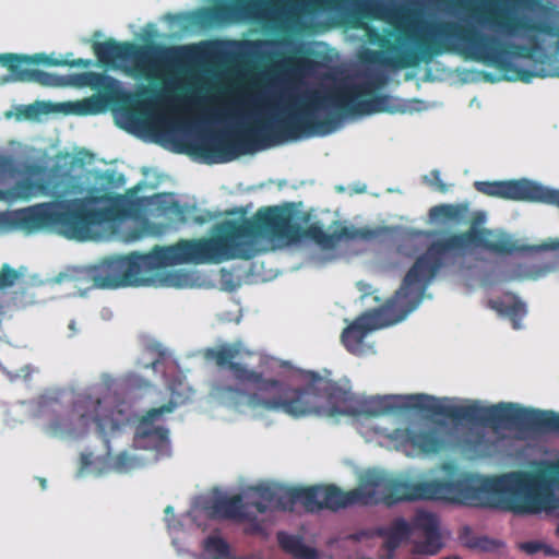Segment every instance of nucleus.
<instances>
[{
	"instance_id": "41",
	"label": "nucleus",
	"mask_w": 559,
	"mask_h": 559,
	"mask_svg": "<svg viewBox=\"0 0 559 559\" xmlns=\"http://www.w3.org/2000/svg\"><path fill=\"white\" fill-rule=\"evenodd\" d=\"M15 170L14 160L11 156L0 155V178L13 174Z\"/></svg>"
},
{
	"instance_id": "18",
	"label": "nucleus",
	"mask_w": 559,
	"mask_h": 559,
	"mask_svg": "<svg viewBox=\"0 0 559 559\" xmlns=\"http://www.w3.org/2000/svg\"><path fill=\"white\" fill-rule=\"evenodd\" d=\"M176 408V403L169 401L159 407H153L140 419L135 427L134 443L142 449L162 448L168 440V430L154 426V421Z\"/></svg>"
},
{
	"instance_id": "7",
	"label": "nucleus",
	"mask_w": 559,
	"mask_h": 559,
	"mask_svg": "<svg viewBox=\"0 0 559 559\" xmlns=\"http://www.w3.org/2000/svg\"><path fill=\"white\" fill-rule=\"evenodd\" d=\"M289 100L281 115L257 120L253 124L238 130L212 132L202 138L195 150L210 163L222 164L265 147L266 143L299 139L304 130L297 99L290 96Z\"/></svg>"
},
{
	"instance_id": "30",
	"label": "nucleus",
	"mask_w": 559,
	"mask_h": 559,
	"mask_svg": "<svg viewBox=\"0 0 559 559\" xmlns=\"http://www.w3.org/2000/svg\"><path fill=\"white\" fill-rule=\"evenodd\" d=\"M322 487L297 488L298 502L310 512L322 510Z\"/></svg>"
},
{
	"instance_id": "13",
	"label": "nucleus",
	"mask_w": 559,
	"mask_h": 559,
	"mask_svg": "<svg viewBox=\"0 0 559 559\" xmlns=\"http://www.w3.org/2000/svg\"><path fill=\"white\" fill-rule=\"evenodd\" d=\"M483 212H475L471 219V227L463 233L453 235H465V243L462 249L453 250L455 258H461L469 253L475 248H481L497 254H512L513 252H537L544 250L559 249V240L540 246L519 245L509 234L504 231H493L488 228H478V225L485 222Z\"/></svg>"
},
{
	"instance_id": "51",
	"label": "nucleus",
	"mask_w": 559,
	"mask_h": 559,
	"mask_svg": "<svg viewBox=\"0 0 559 559\" xmlns=\"http://www.w3.org/2000/svg\"><path fill=\"white\" fill-rule=\"evenodd\" d=\"M471 12L473 13V14H472L473 16H476V15H475V13L477 12V10L472 9V10H471Z\"/></svg>"
},
{
	"instance_id": "32",
	"label": "nucleus",
	"mask_w": 559,
	"mask_h": 559,
	"mask_svg": "<svg viewBox=\"0 0 559 559\" xmlns=\"http://www.w3.org/2000/svg\"><path fill=\"white\" fill-rule=\"evenodd\" d=\"M34 57V64H46V66H68L70 68L74 67H81V68H88L92 66L91 59H74V60H66V59H57L51 56H47L45 53H35Z\"/></svg>"
},
{
	"instance_id": "39",
	"label": "nucleus",
	"mask_w": 559,
	"mask_h": 559,
	"mask_svg": "<svg viewBox=\"0 0 559 559\" xmlns=\"http://www.w3.org/2000/svg\"><path fill=\"white\" fill-rule=\"evenodd\" d=\"M17 277L19 273L5 264L0 271V288L11 287Z\"/></svg>"
},
{
	"instance_id": "35",
	"label": "nucleus",
	"mask_w": 559,
	"mask_h": 559,
	"mask_svg": "<svg viewBox=\"0 0 559 559\" xmlns=\"http://www.w3.org/2000/svg\"><path fill=\"white\" fill-rule=\"evenodd\" d=\"M298 502L297 487L281 488L276 487V497L274 499V509L278 510H293L294 506Z\"/></svg>"
},
{
	"instance_id": "50",
	"label": "nucleus",
	"mask_w": 559,
	"mask_h": 559,
	"mask_svg": "<svg viewBox=\"0 0 559 559\" xmlns=\"http://www.w3.org/2000/svg\"><path fill=\"white\" fill-rule=\"evenodd\" d=\"M443 559H461V558L457 556H453V557H448V558H443Z\"/></svg>"
},
{
	"instance_id": "25",
	"label": "nucleus",
	"mask_w": 559,
	"mask_h": 559,
	"mask_svg": "<svg viewBox=\"0 0 559 559\" xmlns=\"http://www.w3.org/2000/svg\"><path fill=\"white\" fill-rule=\"evenodd\" d=\"M489 307L499 314L509 318L513 329L518 330L522 326L521 321L527 313L526 305L519 297L512 296L510 301L489 300Z\"/></svg>"
},
{
	"instance_id": "22",
	"label": "nucleus",
	"mask_w": 559,
	"mask_h": 559,
	"mask_svg": "<svg viewBox=\"0 0 559 559\" xmlns=\"http://www.w3.org/2000/svg\"><path fill=\"white\" fill-rule=\"evenodd\" d=\"M38 195L59 197L56 187L45 179L37 181L31 178L17 180L11 188L0 189V201L13 203L16 201H28Z\"/></svg>"
},
{
	"instance_id": "36",
	"label": "nucleus",
	"mask_w": 559,
	"mask_h": 559,
	"mask_svg": "<svg viewBox=\"0 0 559 559\" xmlns=\"http://www.w3.org/2000/svg\"><path fill=\"white\" fill-rule=\"evenodd\" d=\"M301 238H308L323 247H332V236L319 224H311L307 228L301 227Z\"/></svg>"
},
{
	"instance_id": "12",
	"label": "nucleus",
	"mask_w": 559,
	"mask_h": 559,
	"mask_svg": "<svg viewBox=\"0 0 559 559\" xmlns=\"http://www.w3.org/2000/svg\"><path fill=\"white\" fill-rule=\"evenodd\" d=\"M509 1L512 5L503 4L483 11L477 19L478 24L508 37L526 35L533 45L538 44L537 35L550 37L559 35V28L551 22L535 21L514 13L513 9L516 4H526L528 0Z\"/></svg>"
},
{
	"instance_id": "9",
	"label": "nucleus",
	"mask_w": 559,
	"mask_h": 559,
	"mask_svg": "<svg viewBox=\"0 0 559 559\" xmlns=\"http://www.w3.org/2000/svg\"><path fill=\"white\" fill-rule=\"evenodd\" d=\"M183 263L200 264L193 239L156 246L147 253L134 251L104 259L91 269L90 277L93 286L102 289L148 286L155 282L157 270Z\"/></svg>"
},
{
	"instance_id": "52",
	"label": "nucleus",
	"mask_w": 559,
	"mask_h": 559,
	"mask_svg": "<svg viewBox=\"0 0 559 559\" xmlns=\"http://www.w3.org/2000/svg\"><path fill=\"white\" fill-rule=\"evenodd\" d=\"M556 534L559 536V523H558V526L556 528Z\"/></svg>"
},
{
	"instance_id": "8",
	"label": "nucleus",
	"mask_w": 559,
	"mask_h": 559,
	"mask_svg": "<svg viewBox=\"0 0 559 559\" xmlns=\"http://www.w3.org/2000/svg\"><path fill=\"white\" fill-rule=\"evenodd\" d=\"M386 82L383 75L374 76L359 83H341L325 91L309 90L298 99L297 107L304 134H325L323 130L330 124L329 119H320L319 114L330 108L338 114L371 115L389 110L390 95L376 94Z\"/></svg>"
},
{
	"instance_id": "2",
	"label": "nucleus",
	"mask_w": 559,
	"mask_h": 559,
	"mask_svg": "<svg viewBox=\"0 0 559 559\" xmlns=\"http://www.w3.org/2000/svg\"><path fill=\"white\" fill-rule=\"evenodd\" d=\"M447 478L408 484L388 478L378 472H367L364 484L374 483L365 492L371 496L366 506L384 502L433 500L469 507H489L514 514H537L559 511V496L545 488L543 469L516 472L497 477H484L460 472L453 464L443 465Z\"/></svg>"
},
{
	"instance_id": "20",
	"label": "nucleus",
	"mask_w": 559,
	"mask_h": 559,
	"mask_svg": "<svg viewBox=\"0 0 559 559\" xmlns=\"http://www.w3.org/2000/svg\"><path fill=\"white\" fill-rule=\"evenodd\" d=\"M395 439L403 447L424 454H435L444 448L443 438L435 429H400L395 431Z\"/></svg>"
},
{
	"instance_id": "1",
	"label": "nucleus",
	"mask_w": 559,
	"mask_h": 559,
	"mask_svg": "<svg viewBox=\"0 0 559 559\" xmlns=\"http://www.w3.org/2000/svg\"><path fill=\"white\" fill-rule=\"evenodd\" d=\"M254 355L241 341L223 343L204 350V358L221 369H228L234 379L258 393L280 392L277 397L266 399L261 404L271 411H282L293 417L310 414L333 416H357L366 414L378 417L397 412L416 411L442 416L456 423L477 424L491 428L515 429L523 433H559V413L525 408L513 403L483 406L478 402L468 405L444 404L427 394L374 396L358 407L354 393L338 382L316 371L302 372L305 386L283 390L281 381L265 378L262 372L249 369L241 361Z\"/></svg>"
},
{
	"instance_id": "33",
	"label": "nucleus",
	"mask_w": 559,
	"mask_h": 559,
	"mask_svg": "<svg viewBox=\"0 0 559 559\" xmlns=\"http://www.w3.org/2000/svg\"><path fill=\"white\" fill-rule=\"evenodd\" d=\"M207 554L215 555V559H229L230 551L227 542L218 535H210L203 542Z\"/></svg>"
},
{
	"instance_id": "16",
	"label": "nucleus",
	"mask_w": 559,
	"mask_h": 559,
	"mask_svg": "<svg viewBox=\"0 0 559 559\" xmlns=\"http://www.w3.org/2000/svg\"><path fill=\"white\" fill-rule=\"evenodd\" d=\"M80 85L100 86L102 93L82 100L67 102L58 105L60 110L69 115L88 116L96 115L106 109L109 104L118 103L122 96L119 82L110 76H104L94 72H85L76 75Z\"/></svg>"
},
{
	"instance_id": "45",
	"label": "nucleus",
	"mask_w": 559,
	"mask_h": 559,
	"mask_svg": "<svg viewBox=\"0 0 559 559\" xmlns=\"http://www.w3.org/2000/svg\"><path fill=\"white\" fill-rule=\"evenodd\" d=\"M12 60L11 52L0 53V66L5 68V63Z\"/></svg>"
},
{
	"instance_id": "46",
	"label": "nucleus",
	"mask_w": 559,
	"mask_h": 559,
	"mask_svg": "<svg viewBox=\"0 0 559 559\" xmlns=\"http://www.w3.org/2000/svg\"><path fill=\"white\" fill-rule=\"evenodd\" d=\"M194 222L198 224H204L206 222V218L203 216H197L194 217Z\"/></svg>"
},
{
	"instance_id": "3",
	"label": "nucleus",
	"mask_w": 559,
	"mask_h": 559,
	"mask_svg": "<svg viewBox=\"0 0 559 559\" xmlns=\"http://www.w3.org/2000/svg\"><path fill=\"white\" fill-rule=\"evenodd\" d=\"M368 36L372 43L394 55L386 56L383 51H368L367 60L371 63L390 67L392 69H407L419 66L423 61L429 62L432 58L444 52H459L465 58L495 67L501 71L514 70L511 57L524 56L526 48L504 41L496 34L486 33L466 19L461 21H440L430 26L428 37L417 39L416 49L399 50L389 38L370 28ZM516 79L530 83L533 78H559V64L550 72H535L516 68Z\"/></svg>"
},
{
	"instance_id": "44",
	"label": "nucleus",
	"mask_w": 559,
	"mask_h": 559,
	"mask_svg": "<svg viewBox=\"0 0 559 559\" xmlns=\"http://www.w3.org/2000/svg\"><path fill=\"white\" fill-rule=\"evenodd\" d=\"M368 2L369 0H357L355 2L356 11L361 16H368Z\"/></svg>"
},
{
	"instance_id": "23",
	"label": "nucleus",
	"mask_w": 559,
	"mask_h": 559,
	"mask_svg": "<svg viewBox=\"0 0 559 559\" xmlns=\"http://www.w3.org/2000/svg\"><path fill=\"white\" fill-rule=\"evenodd\" d=\"M209 513L214 519L226 520H255V516L250 515L247 509V503L242 501L240 495L233 497H223L213 500L212 504L207 508Z\"/></svg>"
},
{
	"instance_id": "49",
	"label": "nucleus",
	"mask_w": 559,
	"mask_h": 559,
	"mask_svg": "<svg viewBox=\"0 0 559 559\" xmlns=\"http://www.w3.org/2000/svg\"><path fill=\"white\" fill-rule=\"evenodd\" d=\"M69 328L72 330V331H75V322L74 321H71L70 324H69Z\"/></svg>"
},
{
	"instance_id": "47",
	"label": "nucleus",
	"mask_w": 559,
	"mask_h": 559,
	"mask_svg": "<svg viewBox=\"0 0 559 559\" xmlns=\"http://www.w3.org/2000/svg\"><path fill=\"white\" fill-rule=\"evenodd\" d=\"M262 528H261V525L259 523H253L252 525V531L253 532H260Z\"/></svg>"
},
{
	"instance_id": "37",
	"label": "nucleus",
	"mask_w": 559,
	"mask_h": 559,
	"mask_svg": "<svg viewBox=\"0 0 559 559\" xmlns=\"http://www.w3.org/2000/svg\"><path fill=\"white\" fill-rule=\"evenodd\" d=\"M542 469L545 475V488L549 492H554L555 488H559V460L547 464Z\"/></svg>"
},
{
	"instance_id": "21",
	"label": "nucleus",
	"mask_w": 559,
	"mask_h": 559,
	"mask_svg": "<svg viewBox=\"0 0 559 559\" xmlns=\"http://www.w3.org/2000/svg\"><path fill=\"white\" fill-rule=\"evenodd\" d=\"M371 484H364V478L361 477L358 487L349 491H343L335 485L321 486L322 509L337 511L355 504L366 506L365 498H369L371 495L365 491L368 485L370 486Z\"/></svg>"
},
{
	"instance_id": "29",
	"label": "nucleus",
	"mask_w": 559,
	"mask_h": 559,
	"mask_svg": "<svg viewBox=\"0 0 559 559\" xmlns=\"http://www.w3.org/2000/svg\"><path fill=\"white\" fill-rule=\"evenodd\" d=\"M378 231L376 229L370 228H355V227H348V226H342L340 228H336L332 234V246H334L336 242L346 239V240H354V239H372L377 237Z\"/></svg>"
},
{
	"instance_id": "48",
	"label": "nucleus",
	"mask_w": 559,
	"mask_h": 559,
	"mask_svg": "<svg viewBox=\"0 0 559 559\" xmlns=\"http://www.w3.org/2000/svg\"><path fill=\"white\" fill-rule=\"evenodd\" d=\"M174 512V509L171 506H167L166 509H165V513L168 514V513H173Z\"/></svg>"
},
{
	"instance_id": "6",
	"label": "nucleus",
	"mask_w": 559,
	"mask_h": 559,
	"mask_svg": "<svg viewBox=\"0 0 559 559\" xmlns=\"http://www.w3.org/2000/svg\"><path fill=\"white\" fill-rule=\"evenodd\" d=\"M296 242L301 239V226L286 207L259 210L252 218L227 219L213 228L207 238L193 239L199 263H222L234 259L250 260L258 253L255 239Z\"/></svg>"
},
{
	"instance_id": "26",
	"label": "nucleus",
	"mask_w": 559,
	"mask_h": 559,
	"mask_svg": "<svg viewBox=\"0 0 559 559\" xmlns=\"http://www.w3.org/2000/svg\"><path fill=\"white\" fill-rule=\"evenodd\" d=\"M469 203H455V204H439L432 206L429 211V216L432 219L443 218L449 222L457 224L467 222L469 217Z\"/></svg>"
},
{
	"instance_id": "27",
	"label": "nucleus",
	"mask_w": 559,
	"mask_h": 559,
	"mask_svg": "<svg viewBox=\"0 0 559 559\" xmlns=\"http://www.w3.org/2000/svg\"><path fill=\"white\" fill-rule=\"evenodd\" d=\"M276 497V487L260 485L247 495V509H254L258 513H265L274 506Z\"/></svg>"
},
{
	"instance_id": "17",
	"label": "nucleus",
	"mask_w": 559,
	"mask_h": 559,
	"mask_svg": "<svg viewBox=\"0 0 559 559\" xmlns=\"http://www.w3.org/2000/svg\"><path fill=\"white\" fill-rule=\"evenodd\" d=\"M167 92L165 86L160 91H156L151 87H143L138 96L130 104L122 108V116L133 127L147 129L154 123L164 122V117L158 115L155 110L156 98L164 95Z\"/></svg>"
},
{
	"instance_id": "42",
	"label": "nucleus",
	"mask_w": 559,
	"mask_h": 559,
	"mask_svg": "<svg viewBox=\"0 0 559 559\" xmlns=\"http://www.w3.org/2000/svg\"><path fill=\"white\" fill-rule=\"evenodd\" d=\"M430 176L432 177L431 180L427 181L430 186H435L438 191L445 193L448 191V186L441 180L440 178V171L437 169H433L430 173Z\"/></svg>"
},
{
	"instance_id": "40",
	"label": "nucleus",
	"mask_w": 559,
	"mask_h": 559,
	"mask_svg": "<svg viewBox=\"0 0 559 559\" xmlns=\"http://www.w3.org/2000/svg\"><path fill=\"white\" fill-rule=\"evenodd\" d=\"M132 466H133V460L128 453L122 452L117 455V457L115 460V467L117 471L127 472Z\"/></svg>"
},
{
	"instance_id": "34",
	"label": "nucleus",
	"mask_w": 559,
	"mask_h": 559,
	"mask_svg": "<svg viewBox=\"0 0 559 559\" xmlns=\"http://www.w3.org/2000/svg\"><path fill=\"white\" fill-rule=\"evenodd\" d=\"M213 391L217 397L229 401L235 405L241 403L247 396L246 391L237 385L215 383Z\"/></svg>"
},
{
	"instance_id": "10",
	"label": "nucleus",
	"mask_w": 559,
	"mask_h": 559,
	"mask_svg": "<svg viewBox=\"0 0 559 559\" xmlns=\"http://www.w3.org/2000/svg\"><path fill=\"white\" fill-rule=\"evenodd\" d=\"M64 399V392L41 395L38 401L39 413L41 415H60ZM92 423L96 424L102 432L118 428V423L114 418V411L105 408L100 397L80 393L73 399L72 408L67 418L57 416L50 421L49 428L55 435H78L85 431Z\"/></svg>"
},
{
	"instance_id": "43",
	"label": "nucleus",
	"mask_w": 559,
	"mask_h": 559,
	"mask_svg": "<svg viewBox=\"0 0 559 559\" xmlns=\"http://www.w3.org/2000/svg\"><path fill=\"white\" fill-rule=\"evenodd\" d=\"M382 536L385 538L384 539V548L386 550H389L390 552L395 551L400 547V545L403 543L399 538H395L391 535H382Z\"/></svg>"
},
{
	"instance_id": "14",
	"label": "nucleus",
	"mask_w": 559,
	"mask_h": 559,
	"mask_svg": "<svg viewBox=\"0 0 559 559\" xmlns=\"http://www.w3.org/2000/svg\"><path fill=\"white\" fill-rule=\"evenodd\" d=\"M474 188L479 193L491 198L520 202L544 203L559 207V190L545 187L526 178L475 181Z\"/></svg>"
},
{
	"instance_id": "19",
	"label": "nucleus",
	"mask_w": 559,
	"mask_h": 559,
	"mask_svg": "<svg viewBox=\"0 0 559 559\" xmlns=\"http://www.w3.org/2000/svg\"><path fill=\"white\" fill-rule=\"evenodd\" d=\"M12 60L5 63L14 81L35 82L43 86H58L61 78L43 70L29 69L34 66V57L28 55L11 53Z\"/></svg>"
},
{
	"instance_id": "31",
	"label": "nucleus",
	"mask_w": 559,
	"mask_h": 559,
	"mask_svg": "<svg viewBox=\"0 0 559 559\" xmlns=\"http://www.w3.org/2000/svg\"><path fill=\"white\" fill-rule=\"evenodd\" d=\"M461 542L466 545L468 548L480 549V550H491L495 548L497 543L487 537H476L473 535L472 528L469 526H463L460 531L459 535Z\"/></svg>"
},
{
	"instance_id": "28",
	"label": "nucleus",
	"mask_w": 559,
	"mask_h": 559,
	"mask_svg": "<svg viewBox=\"0 0 559 559\" xmlns=\"http://www.w3.org/2000/svg\"><path fill=\"white\" fill-rule=\"evenodd\" d=\"M345 0H292V12L296 15L314 14L338 8Z\"/></svg>"
},
{
	"instance_id": "11",
	"label": "nucleus",
	"mask_w": 559,
	"mask_h": 559,
	"mask_svg": "<svg viewBox=\"0 0 559 559\" xmlns=\"http://www.w3.org/2000/svg\"><path fill=\"white\" fill-rule=\"evenodd\" d=\"M98 62L107 68L119 69L122 63H132V71L150 81L162 80L159 66L154 57L156 48L132 41L108 38L92 46Z\"/></svg>"
},
{
	"instance_id": "5",
	"label": "nucleus",
	"mask_w": 559,
	"mask_h": 559,
	"mask_svg": "<svg viewBox=\"0 0 559 559\" xmlns=\"http://www.w3.org/2000/svg\"><path fill=\"white\" fill-rule=\"evenodd\" d=\"M467 234L449 235L430 243L406 273L394 296L379 309L366 312L354 320L342 332V342L353 354L361 350L367 334L386 324L404 320L424 298L428 283L442 267L447 258H455L453 250L462 249Z\"/></svg>"
},
{
	"instance_id": "38",
	"label": "nucleus",
	"mask_w": 559,
	"mask_h": 559,
	"mask_svg": "<svg viewBox=\"0 0 559 559\" xmlns=\"http://www.w3.org/2000/svg\"><path fill=\"white\" fill-rule=\"evenodd\" d=\"M520 549L526 552L527 555H535L540 550H544V552L548 556L555 555L552 549L549 546H546L544 544H540L538 542H525L520 544Z\"/></svg>"
},
{
	"instance_id": "24",
	"label": "nucleus",
	"mask_w": 559,
	"mask_h": 559,
	"mask_svg": "<svg viewBox=\"0 0 559 559\" xmlns=\"http://www.w3.org/2000/svg\"><path fill=\"white\" fill-rule=\"evenodd\" d=\"M276 539L280 547L295 559H318V551L316 548L307 546L299 535L288 534L286 532H278Z\"/></svg>"
},
{
	"instance_id": "15",
	"label": "nucleus",
	"mask_w": 559,
	"mask_h": 559,
	"mask_svg": "<svg viewBox=\"0 0 559 559\" xmlns=\"http://www.w3.org/2000/svg\"><path fill=\"white\" fill-rule=\"evenodd\" d=\"M417 533H421L424 539L414 543L415 554L432 556L442 548L439 520L435 514L426 511L417 512L412 523L403 518L394 519L388 528L380 532V535H391L404 542Z\"/></svg>"
},
{
	"instance_id": "4",
	"label": "nucleus",
	"mask_w": 559,
	"mask_h": 559,
	"mask_svg": "<svg viewBox=\"0 0 559 559\" xmlns=\"http://www.w3.org/2000/svg\"><path fill=\"white\" fill-rule=\"evenodd\" d=\"M130 201L126 195L103 192L92 187L86 195L57 199L17 210L0 212V231L20 230L27 235L44 229L75 240H87L96 227L129 215Z\"/></svg>"
}]
</instances>
